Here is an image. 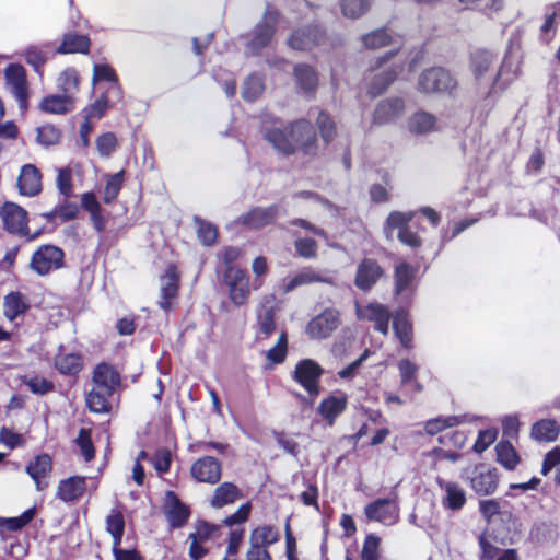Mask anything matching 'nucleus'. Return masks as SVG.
Here are the masks:
<instances>
[{"instance_id":"1","label":"nucleus","mask_w":560,"mask_h":560,"mask_svg":"<svg viewBox=\"0 0 560 560\" xmlns=\"http://www.w3.org/2000/svg\"><path fill=\"white\" fill-rule=\"evenodd\" d=\"M265 137L278 152L289 155L293 153L295 145L311 144L315 133L311 122L301 119L288 126L277 121L266 129Z\"/></svg>"},{"instance_id":"2","label":"nucleus","mask_w":560,"mask_h":560,"mask_svg":"<svg viewBox=\"0 0 560 560\" xmlns=\"http://www.w3.org/2000/svg\"><path fill=\"white\" fill-rule=\"evenodd\" d=\"M404 62L405 57L399 51H390L377 58L375 63L371 66V70L378 72L371 80L369 93L372 96L383 93L401 72Z\"/></svg>"},{"instance_id":"3","label":"nucleus","mask_w":560,"mask_h":560,"mask_svg":"<svg viewBox=\"0 0 560 560\" xmlns=\"http://www.w3.org/2000/svg\"><path fill=\"white\" fill-rule=\"evenodd\" d=\"M279 21V13L271 7H267L262 16L254 31L253 38L247 43V50L252 55H258L265 47H267L276 32Z\"/></svg>"},{"instance_id":"4","label":"nucleus","mask_w":560,"mask_h":560,"mask_svg":"<svg viewBox=\"0 0 560 560\" xmlns=\"http://www.w3.org/2000/svg\"><path fill=\"white\" fill-rule=\"evenodd\" d=\"M224 278L231 302L235 306L245 305L250 295V278L247 272L235 266H229Z\"/></svg>"},{"instance_id":"5","label":"nucleus","mask_w":560,"mask_h":560,"mask_svg":"<svg viewBox=\"0 0 560 560\" xmlns=\"http://www.w3.org/2000/svg\"><path fill=\"white\" fill-rule=\"evenodd\" d=\"M455 86L452 74L441 67L427 69L418 79V90L423 93L451 92Z\"/></svg>"},{"instance_id":"6","label":"nucleus","mask_w":560,"mask_h":560,"mask_svg":"<svg viewBox=\"0 0 560 560\" xmlns=\"http://www.w3.org/2000/svg\"><path fill=\"white\" fill-rule=\"evenodd\" d=\"M340 325V313L336 308L327 307L318 315L314 316L306 325V334L311 339L323 340Z\"/></svg>"},{"instance_id":"7","label":"nucleus","mask_w":560,"mask_h":560,"mask_svg":"<svg viewBox=\"0 0 560 560\" xmlns=\"http://www.w3.org/2000/svg\"><path fill=\"white\" fill-rule=\"evenodd\" d=\"M324 373L322 366L312 359H304L296 363L293 380L299 383L312 397L319 394V380Z\"/></svg>"},{"instance_id":"8","label":"nucleus","mask_w":560,"mask_h":560,"mask_svg":"<svg viewBox=\"0 0 560 560\" xmlns=\"http://www.w3.org/2000/svg\"><path fill=\"white\" fill-rule=\"evenodd\" d=\"M5 89L14 96L22 112L27 108L28 86L25 69L16 63L9 65L4 70Z\"/></svg>"},{"instance_id":"9","label":"nucleus","mask_w":560,"mask_h":560,"mask_svg":"<svg viewBox=\"0 0 560 560\" xmlns=\"http://www.w3.org/2000/svg\"><path fill=\"white\" fill-rule=\"evenodd\" d=\"M65 253L54 245L40 246L32 256L31 267L40 276L49 273L63 265Z\"/></svg>"},{"instance_id":"10","label":"nucleus","mask_w":560,"mask_h":560,"mask_svg":"<svg viewBox=\"0 0 560 560\" xmlns=\"http://www.w3.org/2000/svg\"><path fill=\"white\" fill-rule=\"evenodd\" d=\"M0 218L3 222L4 229L19 236L28 235V219L27 212L22 207L14 202H5L0 208Z\"/></svg>"},{"instance_id":"11","label":"nucleus","mask_w":560,"mask_h":560,"mask_svg":"<svg viewBox=\"0 0 560 560\" xmlns=\"http://www.w3.org/2000/svg\"><path fill=\"white\" fill-rule=\"evenodd\" d=\"M190 475L197 482L215 485L222 476V463L212 456H203L192 463Z\"/></svg>"},{"instance_id":"12","label":"nucleus","mask_w":560,"mask_h":560,"mask_svg":"<svg viewBox=\"0 0 560 560\" xmlns=\"http://www.w3.org/2000/svg\"><path fill=\"white\" fill-rule=\"evenodd\" d=\"M355 314L360 320L374 323L375 330L387 335L390 313L385 305L373 302L365 306H360L355 303Z\"/></svg>"},{"instance_id":"13","label":"nucleus","mask_w":560,"mask_h":560,"mask_svg":"<svg viewBox=\"0 0 560 560\" xmlns=\"http://www.w3.org/2000/svg\"><path fill=\"white\" fill-rule=\"evenodd\" d=\"M121 97L119 84L109 85L94 103L83 109V118L90 120L102 118L108 108L121 101Z\"/></svg>"},{"instance_id":"14","label":"nucleus","mask_w":560,"mask_h":560,"mask_svg":"<svg viewBox=\"0 0 560 560\" xmlns=\"http://www.w3.org/2000/svg\"><path fill=\"white\" fill-rule=\"evenodd\" d=\"M364 514L369 521L393 525L398 520V506L392 499H377L365 506Z\"/></svg>"},{"instance_id":"15","label":"nucleus","mask_w":560,"mask_h":560,"mask_svg":"<svg viewBox=\"0 0 560 560\" xmlns=\"http://www.w3.org/2000/svg\"><path fill=\"white\" fill-rule=\"evenodd\" d=\"M382 276L383 269L380 264L373 258H364L357 267L354 284L359 290L366 292L376 284Z\"/></svg>"},{"instance_id":"16","label":"nucleus","mask_w":560,"mask_h":560,"mask_svg":"<svg viewBox=\"0 0 560 560\" xmlns=\"http://www.w3.org/2000/svg\"><path fill=\"white\" fill-rule=\"evenodd\" d=\"M325 42V33L317 26L295 30L288 39L294 50H310Z\"/></svg>"},{"instance_id":"17","label":"nucleus","mask_w":560,"mask_h":560,"mask_svg":"<svg viewBox=\"0 0 560 560\" xmlns=\"http://www.w3.org/2000/svg\"><path fill=\"white\" fill-rule=\"evenodd\" d=\"M161 282V298L159 301L160 307L168 312L172 308L173 301L178 295L179 288V273L174 265H170L160 279Z\"/></svg>"},{"instance_id":"18","label":"nucleus","mask_w":560,"mask_h":560,"mask_svg":"<svg viewBox=\"0 0 560 560\" xmlns=\"http://www.w3.org/2000/svg\"><path fill=\"white\" fill-rule=\"evenodd\" d=\"M472 490L481 495L495 491L498 479L495 472L486 465H478L468 475Z\"/></svg>"},{"instance_id":"19","label":"nucleus","mask_w":560,"mask_h":560,"mask_svg":"<svg viewBox=\"0 0 560 560\" xmlns=\"http://www.w3.org/2000/svg\"><path fill=\"white\" fill-rule=\"evenodd\" d=\"M25 470L34 480L36 490L43 491L48 487V478L52 470V459L48 454L37 455L30 460Z\"/></svg>"},{"instance_id":"20","label":"nucleus","mask_w":560,"mask_h":560,"mask_svg":"<svg viewBox=\"0 0 560 560\" xmlns=\"http://www.w3.org/2000/svg\"><path fill=\"white\" fill-rule=\"evenodd\" d=\"M405 110V101L401 97H390L381 101L373 115V122L385 125L395 121Z\"/></svg>"},{"instance_id":"21","label":"nucleus","mask_w":560,"mask_h":560,"mask_svg":"<svg viewBox=\"0 0 560 560\" xmlns=\"http://www.w3.org/2000/svg\"><path fill=\"white\" fill-rule=\"evenodd\" d=\"M327 283L334 284V278L330 276H322L315 269L311 267L303 268L296 272L292 278L284 280L282 285V292L289 293L302 285H308L312 283Z\"/></svg>"},{"instance_id":"22","label":"nucleus","mask_w":560,"mask_h":560,"mask_svg":"<svg viewBox=\"0 0 560 560\" xmlns=\"http://www.w3.org/2000/svg\"><path fill=\"white\" fill-rule=\"evenodd\" d=\"M18 187L21 195L34 197L42 191V173L33 164L21 167L18 178Z\"/></svg>"},{"instance_id":"23","label":"nucleus","mask_w":560,"mask_h":560,"mask_svg":"<svg viewBox=\"0 0 560 560\" xmlns=\"http://www.w3.org/2000/svg\"><path fill=\"white\" fill-rule=\"evenodd\" d=\"M93 384L95 388L114 394L120 385V375L110 364L101 363L93 371Z\"/></svg>"},{"instance_id":"24","label":"nucleus","mask_w":560,"mask_h":560,"mask_svg":"<svg viewBox=\"0 0 560 560\" xmlns=\"http://www.w3.org/2000/svg\"><path fill=\"white\" fill-rule=\"evenodd\" d=\"M436 483L444 491L442 505L444 509L459 511L466 503L465 490L454 481H446L442 478L436 479Z\"/></svg>"},{"instance_id":"25","label":"nucleus","mask_w":560,"mask_h":560,"mask_svg":"<svg viewBox=\"0 0 560 560\" xmlns=\"http://www.w3.org/2000/svg\"><path fill=\"white\" fill-rule=\"evenodd\" d=\"M416 268L407 262H400L395 267L394 292L396 295L410 296L415 292Z\"/></svg>"},{"instance_id":"26","label":"nucleus","mask_w":560,"mask_h":560,"mask_svg":"<svg viewBox=\"0 0 560 560\" xmlns=\"http://www.w3.org/2000/svg\"><path fill=\"white\" fill-rule=\"evenodd\" d=\"M279 207L271 205L266 208L257 207L241 218V222L249 229H260L272 223L278 217Z\"/></svg>"},{"instance_id":"27","label":"nucleus","mask_w":560,"mask_h":560,"mask_svg":"<svg viewBox=\"0 0 560 560\" xmlns=\"http://www.w3.org/2000/svg\"><path fill=\"white\" fill-rule=\"evenodd\" d=\"M347 404L348 396L345 393L331 394L318 405L317 411L331 425L346 409Z\"/></svg>"},{"instance_id":"28","label":"nucleus","mask_w":560,"mask_h":560,"mask_svg":"<svg viewBox=\"0 0 560 560\" xmlns=\"http://www.w3.org/2000/svg\"><path fill=\"white\" fill-rule=\"evenodd\" d=\"M165 515L173 528L182 527L189 517L188 508L180 502L173 491L166 493Z\"/></svg>"},{"instance_id":"29","label":"nucleus","mask_w":560,"mask_h":560,"mask_svg":"<svg viewBox=\"0 0 560 560\" xmlns=\"http://www.w3.org/2000/svg\"><path fill=\"white\" fill-rule=\"evenodd\" d=\"M407 128L412 135H428L438 130V118L429 112L418 110L409 117Z\"/></svg>"},{"instance_id":"30","label":"nucleus","mask_w":560,"mask_h":560,"mask_svg":"<svg viewBox=\"0 0 560 560\" xmlns=\"http://www.w3.org/2000/svg\"><path fill=\"white\" fill-rule=\"evenodd\" d=\"M86 489V478L80 476L63 479L58 485L57 495L65 502L79 500Z\"/></svg>"},{"instance_id":"31","label":"nucleus","mask_w":560,"mask_h":560,"mask_svg":"<svg viewBox=\"0 0 560 560\" xmlns=\"http://www.w3.org/2000/svg\"><path fill=\"white\" fill-rule=\"evenodd\" d=\"M243 497L242 490L233 482H223L218 486L210 499V505L214 509H221L234 503Z\"/></svg>"},{"instance_id":"32","label":"nucleus","mask_w":560,"mask_h":560,"mask_svg":"<svg viewBox=\"0 0 560 560\" xmlns=\"http://www.w3.org/2000/svg\"><path fill=\"white\" fill-rule=\"evenodd\" d=\"M28 307L26 298L20 292H11L4 298L3 314L10 322L23 315Z\"/></svg>"},{"instance_id":"33","label":"nucleus","mask_w":560,"mask_h":560,"mask_svg":"<svg viewBox=\"0 0 560 560\" xmlns=\"http://www.w3.org/2000/svg\"><path fill=\"white\" fill-rule=\"evenodd\" d=\"M44 112L51 114H66L74 108V97L72 95H49L40 103Z\"/></svg>"},{"instance_id":"34","label":"nucleus","mask_w":560,"mask_h":560,"mask_svg":"<svg viewBox=\"0 0 560 560\" xmlns=\"http://www.w3.org/2000/svg\"><path fill=\"white\" fill-rule=\"evenodd\" d=\"M294 77L299 88L304 93H313L316 90L318 78L311 66L304 63L296 65L294 67Z\"/></svg>"},{"instance_id":"35","label":"nucleus","mask_w":560,"mask_h":560,"mask_svg":"<svg viewBox=\"0 0 560 560\" xmlns=\"http://www.w3.org/2000/svg\"><path fill=\"white\" fill-rule=\"evenodd\" d=\"M393 329L401 345L405 348H409L411 343V324L408 318V313L405 310L399 308L395 312Z\"/></svg>"},{"instance_id":"36","label":"nucleus","mask_w":560,"mask_h":560,"mask_svg":"<svg viewBox=\"0 0 560 560\" xmlns=\"http://www.w3.org/2000/svg\"><path fill=\"white\" fill-rule=\"evenodd\" d=\"M88 36L68 33L65 35L61 45L57 48L58 54L88 52L90 48Z\"/></svg>"},{"instance_id":"37","label":"nucleus","mask_w":560,"mask_h":560,"mask_svg":"<svg viewBox=\"0 0 560 560\" xmlns=\"http://www.w3.org/2000/svg\"><path fill=\"white\" fill-rule=\"evenodd\" d=\"M273 306L262 305L257 312V338H268L276 329Z\"/></svg>"},{"instance_id":"38","label":"nucleus","mask_w":560,"mask_h":560,"mask_svg":"<svg viewBox=\"0 0 560 560\" xmlns=\"http://www.w3.org/2000/svg\"><path fill=\"white\" fill-rule=\"evenodd\" d=\"M82 365V358L77 353L59 352L55 358V368L65 375L78 374Z\"/></svg>"},{"instance_id":"39","label":"nucleus","mask_w":560,"mask_h":560,"mask_svg":"<svg viewBox=\"0 0 560 560\" xmlns=\"http://www.w3.org/2000/svg\"><path fill=\"white\" fill-rule=\"evenodd\" d=\"M113 393H105L98 388L93 387L86 396L88 408L94 413H107L110 411L109 398Z\"/></svg>"},{"instance_id":"40","label":"nucleus","mask_w":560,"mask_h":560,"mask_svg":"<svg viewBox=\"0 0 560 560\" xmlns=\"http://www.w3.org/2000/svg\"><path fill=\"white\" fill-rule=\"evenodd\" d=\"M559 432L558 423L550 419L540 420L532 428V436L537 441L552 442L558 438Z\"/></svg>"},{"instance_id":"41","label":"nucleus","mask_w":560,"mask_h":560,"mask_svg":"<svg viewBox=\"0 0 560 560\" xmlns=\"http://www.w3.org/2000/svg\"><path fill=\"white\" fill-rule=\"evenodd\" d=\"M517 72L518 62L516 60H513L511 57L506 56L494 79V86H497L498 89L505 88L510 82H512L517 77Z\"/></svg>"},{"instance_id":"42","label":"nucleus","mask_w":560,"mask_h":560,"mask_svg":"<svg viewBox=\"0 0 560 560\" xmlns=\"http://www.w3.org/2000/svg\"><path fill=\"white\" fill-rule=\"evenodd\" d=\"M495 452L498 462L508 470H513L520 463V456L510 442H499Z\"/></svg>"},{"instance_id":"43","label":"nucleus","mask_w":560,"mask_h":560,"mask_svg":"<svg viewBox=\"0 0 560 560\" xmlns=\"http://www.w3.org/2000/svg\"><path fill=\"white\" fill-rule=\"evenodd\" d=\"M413 218V212L392 211L385 222L384 232L387 238H392L394 230H406Z\"/></svg>"},{"instance_id":"44","label":"nucleus","mask_w":560,"mask_h":560,"mask_svg":"<svg viewBox=\"0 0 560 560\" xmlns=\"http://www.w3.org/2000/svg\"><path fill=\"white\" fill-rule=\"evenodd\" d=\"M362 44L368 49H378L393 43V37L387 30L380 28L368 33L361 38Z\"/></svg>"},{"instance_id":"45","label":"nucleus","mask_w":560,"mask_h":560,"mask_svg":"<svg viewBox=\"0 0 560 560\" xmlns=\"http://www.w3.org/2000/svg\"><path fill=\"white\" fill-rule=\"evenodd\" d=\"M280 538L279 532L276 527L270 525H265L255 528L249 539L256 541L257 544L269 547L273 544H276Z\"/></svg>"},{"instance_id":"46","label":"nucleus","mask_w":560,"mask_h":560,"mask_svg":"<svg viewBox=\"0 0 560 560\" xmlns=\"http://www.w3.org/2000/svg\"><path fill=\"white\" fill-rule=\"evenodd\" d=\"M264 89L262 78L252 74L244 81L242 96L247 102H254L262 94Z\"/></svg>"},{"instance_id":"47","label":"nucleus","mask_w":560,"mask_h":560,"mask_svg":"<svg viewBox=\"0 0 560 560\" xmlns=\"http://www.w3.org/2000/svg\"><path fill=\"white\" fill-rule=\"evenodd\" d=\"M463 422V418L458 416L438 417L428 420L424 430L430 435H435L446 428H453Z\"/></svg>"},{"instance_id":"48","label":"nucleus","mask_w":560,"mask_h":560,"mask_svg":"<svg viewBox=\"0 0 560 560\" xmlns=\"http://www.w3.org/2000/svg\"><path fill=\"white\" fill-rule=\"evenodd\" d=\"M58 88L65 95H74L79 89V75L73 68L63 70L57 80Z\"/></svg>"},{"instance_id":"49","label":"nucleus","mask_w":560,"mask_h":560,"mask_svg":"<svg viewBox=\"0 0 560 560\" xmlns=\"http://www.w3.org/2000/svg\"><path fill=\"white\" fill-rule=\"evenodd\" d=\"M371 0H341V11L346 18L358 19L369 11Z\"/></svg>"},{"instance_id":"50","label":"nucleus","mask_w":560,"mask_h":560,"mask_svg":"<svg viewBox=\"0 0 560 560\" xmlns=\"http://www.w3.org/2000/svg\"><path fill=\"white\" fill-rule=\"evenodd\" d=\"M124 183V171L110 175L104 189V202L112 203L118 196Z\"/></svg>"},{"instance_id":"51","label":"nucleus","mask_w":560,"mask_h":560,"mask_svg":"<svg viewBox=\"0 0 560 560\" xmlns=\"http://www.w3.org/2000/svg\"><path fill=\"white\" fill-rule=\"evenodd\" d=\"M493 62V55L488 51H476L472 55L471 66L476 78L480 79Z\"/></svg>"},{"instance_id":"52","label":"nucleus","mask_w":560,"mask_h":560,"mask_svg":"<svg viewBox=\"0 0 560 560\" xmlns=\"http://www.w3.org/2000/svg\"><path fill=\"white\" fill-rule=\"evenodd\" d=\"M117 148V138L113 132H105L96 139V149L101 156L109 158Z\"/></svg>"},{"instance_id":"53","label":"nucleus","mask_w":560,"mask_h":560,"mask_svg":"<svg viewBox=\"0 0 560 560\" xmlns=\"http://www.w3.org/2000/svg\"><path fill=\"white\" fill-rule=\"evenodd\" d=\"M294 248L299 256L313 259L317 256V243L313 238L300 237L294 241Z\"/></svg>"},{"instance_id":"54","label":"nucleus","mask_w":560,"mask_h":560,"mask_svg":"<svg viewBox=\"0 0 560 560\" xmlns=\"http://www.w3.org/2000/svg\"><path fill=\"white\" fill-rule=\"evenodd\" d=\"M37 142L42 145L49 147L58 143L60 131L52 125H45L37 128Z\"/></svg>"},{"instance_id":"55","label":"nucleus","mask_w":560,"mask_h":560,"mask_svg":"<svg viewBox=\"0 0 560 560\" xmlns=\"http://www.w3.org/2000/svg\"><path fill=\"white\" fill-rule=\"evenodd\" d=\"M316 122L324 141L330 142L336 135V126L330 116L325 112H320Z\"/></svg>"},{"instance_id":"56","label":"nucleus","mask_w":560,"mask_h":560,"mask_svg":"<svg viewBox=\"0 0 560 560\" xmlns=\"http://www.w3.org/2000/svg\"><path fill=\"white\" fill-rule=\"evenodd\" d=\"M98 81H107L109 85L118 84L114 69L106 63H96L93 67V83Z\"/></svg>"},{"instance_id":"57","label":"nucleus","mask_w":560,"mask_h":560,"mask_svg":"<svg viewBox=\"0 0 560 560\" xmlns=\"http://www.w3.org/2000/svg\"><path fill=\"white\" fill-rule=\"evenodd\" d=\"M287 334L282 331L277 343L267 352V359L273 363H281L287 354Z\"/></svg>"},{"instance_id":"58","label":"nucleus","mask_w":560,"mask_h":560,"mask_svg":"<svg viewBox=\"0 0 560 560\" xmlns=\"http://www.w3.org/2000/svg\"><path fill=\"white\" fill-rule=\"evenodd\" d=\"M380 542L381 539L377 536L373 534L368 535L361 552L362 560H378Z\"/></svg>"},{"instance_id":"59","label":"nucleus","mask_w":560,"mask_h":560,"mask_svg":"<svg viewBox=\"0 0 560 560\" xmlns=\"http://www.w3.org/2000/svg\"><path fill=\"white\" fill-rule=\"evenodd\" d=\"M198 224V237L205 245H212L218 236V232L214 225L209 222L196 219Z\"/></svg>"},{"instance_id":"60","label":"nucleus","mask_w":560,"mask_h":560,"mask_svg":"<svg viewBox=\"0 0 560 560\" xmlns=\"http://www.w3.org/2000/svg\"><path fill=\"white\" fill-rule=\"evenodd\" d=\"M172 462L171 451L167 448H160L152 457V463L156 471L164 474L168 471Z\"/></svg>"},{"instance_id":"61","label":"nucleus","mask_w":560,"mask_h":560,"mask_svg":"<svg viewBox=\"0 0 560 560\" xmlns=\"http://www.w3.org/2000/svg\"><path fill=\"white\" fill-rule=\"evenodd\" d=\"M46 54L36 46H31L25 50V60L36 72H39V68L46 62Z\"/></svg>"},{"instance_id":"62","label":"nucleus","mask_w":560,"mask_h":560,"mask_svg":"<svg viewBox=\"0 0 560 560\" xmlns=\"http://www.w3.org/2000/svg\"><path fill=\"white\" fill-rule=\"evenodd\" d=\"M77 443L81 448L84 459L90 462L95 453L89 431L81 429L77 438Z\"/></svg>"},{"instance_id":"63","label":"nucleus","mask_w":560,"mask_h":560,"mask_svg":"<svg viewBox=\"0 0 560 560\" xmlns=\"http://www.w3.org/2000/svg\"><path fill=\"white\" fill-rule=\"evenodd\" d=\"M497 439V431L492 429L482 430L479 432L478 438L474 444L476 453L485 452Z\"/></svg>"},{"instance_id":"64","label":"nucleus","mask_w":560,"mask_h":560,"mask_svg":"<svg viewBox=\"0 0 560 560\" xmlns=\"http://www.w3.org/2000/svg\"><path fill=\"white\" fill-rule=\"evenodd\" d=\"M247 560H272L268 548L249 539V549L246 552Z\"/></svg>"}]
</instances>
